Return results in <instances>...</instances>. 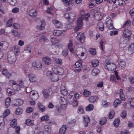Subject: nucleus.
Instances as JSON below:
<instances>
[{
  "label": "nucleus",
  "instance_id": "nucleus-1",
  "mask_svg": "<svg viewBox=\"0 0 134 134\" xmlns=\"http://www.w3.org/2000/svg\"><path fill=\"white\" fill-rule=\"evenodd\" d=\"M131 32L128 29L125 30L123 32L122 37L120 39L121 43L126 44L131 39Z\"/></svg>",
  "mask_w": 134,
  "mask_h": 134
},
{
  "label": "nucleus",
  "instance_id": "nucleus-2",
  "mask_svg": "<svg viewBox=\"0 0 134 134\" xmlns=\"http://www.w3.org/2000/svg\"><path fill=\"white\" fill-rule=\"evenodd\" d=\"M14 49H13V51L14 52V55L13 56H11L10 55L11 54L10 52L8 53L7 54V59L8 62L10 64H13L16 61L17 58L16 57V55L17 53V48L16 46L15 45L14 46Z\"/></svg>",
  "mask_w": 134,
  "mask_h": 134
},
{
  "label": "nucleus",
  "instance_id": "nucleus-3",
  "mask_svg": "<svg viewBox=\"0 0 134 134\" xmlns=\"http://www.w3.org/2000/svg\"><path fill=\"white\" fill-rule=\"evenodd\" d=\"M104 68L108 70L113 71L116 69V64L113 63L108 62L105 64Z\"/></svg>",
  "mask_w": 134,
  "mask_h": 134
},
{
  "label": "nucleus",
  "instance_id": "nucleus-4",
  "mask_svg": "<svg viewBox=\"0 0 134 134\" xmlns=\"http://www.w3.org/2000/svg\"><path fill=\"white\" fill-rule=\"evenodd\" d=\"M107 26L110 30L113 29L114 27L111 18L109 16H108L105 22Z\"/></svg>",
  "mask_w": 134,
  "mask_h": 134
},
{
  "label": "nucleus",
  "instance_id": "nucleus-5",
  "mask_svg": "<svg viewBox=\"0 0 134 134\" xmlns=\"http://www.w3.org/2000/svg\"><path fill=\"white\" fill-rule=\"evenodd\" d=\"M77 39L81 43H83L85 41V37L83 33L78 32L76 37Z\"/></svg>",
  "mask_w": 134,
  "mask_h": 134
},
{
  "label": "nucleus",
  "instance_id": "nucleus-6",
  "mask_svg": "<svg viewBox=\"0 0 134 134\" xmlns=\"http://www.w3.org/2000/svg\"><path fill=\"white\" fill-rule=\"evenodd\" d=\"M77 26L75 29V31H77L80 29L82 26L83 24L82 19V18L80 17L78 18L77 20Z\"/></svg>",
  "mask_w": 134,
  "mask_h": 134
},
{
  "label": "nucleus",
  "instance_id": "nucleus-7",
  "mask_svg": "<svg viewBox=\"0 0 134 134\" xmlns=\"http://www.w3.org/2000/svg\"><path fill=\"white\" fill-rule=\"evenodd\" d=\"M103 14L100 12H98L94 14L93 15V17L97 20H100L102 18Z\"/></svg>",
  "mask_w": 134,
  "mask_h": 134
},
{
  "label": "nucleus",
  "instance_id": "nucleus-8",
  "mask_svg": "<svg viewBox=\"0 0 134 134\" xmlns=\"http://www.w3.org/2000/svg\"><path fill=\"white\" fill-rule=\"evenodd\" d=\"M51 91L48 90L44 89L43 90L42 93L44 98L46 99H48L50 97V93Z\"/></svg>",
  "mask_w": 134,
  "mask_h": 134
},
{
  "label": "nucleus",
  "instance_id": "nucleus-9",
  "mask_svg": "<svg viewBox=\"0 0 134 134\" xmlns=\"http://www.w3.org/2000/svg\"><path fill=\"white\" fill-rule=\"evenodd\" d=\"M113 4L116 5V6L118 5L122 6L126 4L125 1L124 0H114L113 2Z\"/></svg>",
  "mask_w": 134,
  "mask_h": 134
},
{
  "label": "nucleus",
  "instance_id": "nucleus-10",
  "mask_svg": "<svg viewBox=\"0 0 134 134\" xmlns=\"http://www.w3.org/2000/svg\"><path fill=\"white\" fill-rule=\"evenodd\" d=\"M90 121V118L87 116H85L83 118V122L84 125L85 127L88 126V123Z\"/></svg>",
  "mask_w": 134,
  "mask_h": 134
},
{
  "label": "nucleus",
  "instance_id": "nucleus-11",
  "mask_svg": "<svg viewBox=\"0 0 134 134\" xmlns=\"http://www.w3.org/2000/svg\"><path fill=\"white\" fill-rule=\"evenodd\" d=\"M74 14L72 13H66L64 15L65 18L66 19L69 21H70L71 17L74 16Z\"/></svg>",
  "mask_w": 134,
  "mask_h": 134
},
{
  "label": "nucleus",
  "instance_id": "nucleus-12",
  "mask_svg": "<svg viewBox=\"0 0 134 134\" xmlns=\"http://www.w3.org/2000/svg\"><path fill=\"white\" fill-rule=\"evenodd\" d=\"M50 80L52 82H55L59 80V77L57 74H53L52 77L50 78Z\"/></svg>",
  "mask_w": 134,
  "mask_h": 134
},
{
  "label": "nucleus",
  "instance_id": "nucleus-13",
  "mask_svg": "<svg viewBox=\"0 0 134 134\" xmlns=\"http://www.w3.org/2000/svg\"><path fill=\"white\" fill-rule=\"evenodd\" d=\"M32 66L37 68H41L42 67V63L38 61H35L33 63Z\"/></svg>",
  "mask_w": 134,
  "mask_h": 134
},
{
  "label": "nucleus",
  "instance_id": "nucleus-14",
  "mask_svg": "<svg viewBox=\"0 0 134 134\" xmlns=\"http://www.w3.org/2000/svg\"><path fill=\"white\" fill-rule=\"evenodd\" d=\"M52 22L54 24L55 27L57 28H60L62 27V24L60 22L56 20H53Z\"/></svg>",
  "mask_w": 134,
  "mask_h": 134
},
{
  "label": "nucleus",
  "instance_id": "nucleus-15",
  "mask_svg": "<svg viewBox=\"0 0 134 134\" xmlns=\"http://www.w3.org/2000/svg\"><path fill=\"white\" fill-rule=\"evenodd\" d=\"M72 47L73 43L72 42V40L70 39L69 40V44L68 45V48L71 52L74 53V51Z\"/></svg>",
  "mask_w": 134,
  "mask_h": 134
},
{
  "label": "nucleus",
  "instance_id": "nucleus-16",
  "mask_svg": "<svg viewBox=\"0 0 134 134\" xmlns=\"http://www.w3.org/2000/svg\"><path fill=\"white\" fill-rule=\"evenodd\" d=\"M42 60L45 64L49 65L51 63V59L48 57H45L42 58Z\"/></svg>",
  "mask_w": 134,
  "mask_h": 134
},
{
  "label": "nucleus",
  "instance_id": "nucleus-17",
  "mask_svg": "<svg viewBox=\"0 0 134 134\" xmlns=\"http://www.w3.org/2000/svg\"><path fill=\"white\" fill-rule=\"evenodd\" d=\"M29 14L30 16L35 17L37 15V12L36 9H32L29 11Z\"/></svg>",
  "mask_w": 134,
  "mask_h": 134
},
{
  "label": "nucleus",
  "instance_id": "nucleus-18",
  "mask_svg": "<svg viewBox=\"0 0 134 134\" xmlns=\"http://www.w3.org/2000/svg\"><path fill=\"white\" fill-rule=\"evenodd\" d=\"M41 23V25L37 26V29L39 30H42L44 29L46 25L45 22L44 20H42Z\"/></svg>",
  "mask_w": 134,
  "mask_h": 134
},
{
  "label": "nucleus",
  "instance_id": "nucleus-19",
  "mask_svg": "<svg viewBox=\"0 0 134 134\" xmlns=\"http://www.w3.org/2000/svg\"><path fill=\"white\" fill-rule=\"evenodd\" d=\"M44 130L45 134H50L51 127L49 125H45L44 127Z\"/></svg>",
  "mask_w": 134,
  "mask_h": 134
},
{
  "label": "nucleus",
  "instance_id": "nucleus-20",
  "mask_svg": "<svg viewBox=\"0 0 134 134\" xmlns=\"http://www.w3.org/2000/svg\"><path fill=\"white\" fill-rule=\"evenodd\" d=\"M131 22L130 20H127L125 21L123 24L122 26L121 27L122 28H127L131 25Z\"/></svg>",
  "mask_w": 134,
  "mask_h": 134
},
{
  "label": "nucleus",
  "instance_id": "nucleus-21",
  "mask_svg": "<svg viewBox=\"0 0 134 134\" xmlns=\"http://www.w3.org/2000/svg\"><path fill=\"white\" fill-rule=\"evenodd\" d=\"M10 124L13 128L15 127V132H17V120L16 119H13L10 122Z\"/></svg>",
  "mask_w": 134,
  "mask_h": 134
},
{
  "label": "nucleus",
  "instance_id": "nucleus-22",
  "mask_svg": "<svg viewBox=\"0 0 134 134\" xmlns=\"http://www.w3.org/2000/svg\"><path fill=\"white\" fill-rule=\"evenodd\" d=\"M67 126L66 125H63L59 130V133L60 134H65V131L66 130Z\"/></svg>",
  "mask_w": 134,
  "mask_h": 134
},
{
  "label": "nucleus",
  "instance_id": "nucleus-23",
  "mask_svg": "<svg viewBox=\"0 0 134 134\" xmlns=\"http://www.w3.org/2000/svg\"><path fill=\"white\" fill-rule=\"evenodd\" d=\"M60 102L62 105H64L65 107L67 106V101L66 99L63 97H60Z\"/></svg>",
  "mask_w": 134,
  "mask_h": 134
},
{
  "label": "nucleus",
  "instance_id": "nucleus-24",
  "mask_svg": "<svg viewBox=\"0 0 134 134\" xmlns=\"http://www.w3.org/2000/svg\"><path fill=\"white\" fill-rule=\"evenodd\" d=\"M28 77L30 82H35L36 80V76L35 75L33 74H29L28 75Z\"/></svg>",
  "mask_w": 134,
  "mask_h": 134
},
{
  "label": "nucleus",
  "instance_id": "nucleus-25",
  "mask_svg": "<svg viewBox=\"0 0 134 134\" xmlns=\"http://www.w3.org/2000/svg\"><path fill=\"white\" fill-rule=\"evenodd\" d=\"M53 34L54 35L60 36L63 35V32L62 31L56 30L53 31Z\"/></svg>",
  "mask_w": 134,
  "mask_h": 134
},
{
  "label": "nucleus",
  "instance_id": "nucleus-26",
  "mask_svg": "<svg viewBox=\"0 0 134 134\" xmlns=\"http://www.w3.org/2000/svg\"><path fill=\"white\" fill-rule=\"evenodd\" d=\"M98 99V96H91L89 98V101L91 103H93L97 100Z\"/></svg>",
  "mask_w": 134,
  "mask_h": 134
},
{
  "label": "nucleus",
  "instance_id": "nucleus-27",
  "mask_svg": "<svg viewBox=\"0 0 134 134\" xmlns=\"http://www.w3.org/2000/svg\"><path fill=\"white\" fill-rule=\"evenodd\" d=\"M2 73L7 78H9L11 76L10 74L7 69H4L2 72Z\"/></svg>",
  "mask_w": 134,
  "mask_h": 134
},
{
  "label": "nucleus",
  "instance_id": "nucleus-28",
  "mask_svg": "<svg viewBox=\"0 0 134 134\" xmlns=\"http://www.w3.org/2000/svg\"><path fill=\"white\" fill-rule=\"evenodd\" d=\"M26 125L29 126H32L34 125V121L32 120H31L29 119H26L25 122Z\"/></svg>",
  "mask_w": 134,
  "mask_h": 134
},
{
  "label": "nucleus",
  "instance_id": "nucleus-29",
  "mask_svg": "<svg viewBox=\"0 0 134 134\" xmlns=\"http://www.w3.org/2000/svg\"><path fill=\"white\" fill-rule=\"evenodd\" d=\"M125 61L124 60H121L119 62L118 65V66L121 68H124L125 65Z\"/></svg>",
  "mask_w": 134,
  "mask_h": 134
},
{
  "label": "nucleus",
  "instance_id": "nucleus-30",
  "mask_svg": "<svg viewBox=\"0 0 134 134\" xmlns=\"http://www.w3.org/2000/svg\"><path fill=\"white\" fill-rule=\"evenodd\" d=\"M9 84L12 85L13 89L15 91L17 90V88L16 87V82L15 81L13 80H10L9 82Z\"/></svg>",
  "mask_w": 134,
  "mask_h": 134
},
{
  "label": "nucleus",
  "instance_id": "nucleus-31",
  "mask_svg": "<svg viewBox=\"0 0 134 134\" xmlns=\"http://www.w3.org/2000/svg\"><path fill=\"white\" fill-rule=\"evenodd\" d=\"M100 72L99 70L97 68H94L92 71V74L93 76L97 75Z\"/></svg>",
  "mask_w": 134,
  "mask_h": 134
},
{
  "label": "nucleus",
  "instance_id": "nucleus-32",
  "mask_svg": "<svg viewBox=\"0 0 134 134\" xmlns=\"http://www.w3.org/2000/svg\"><path fill=\"white\" fill-rule=\"evenodd\" d=\"M120 96L121 99L122 101H124L125 99V98L123 90L122 89H120Z\"/></svg>",
  "mask_w": 134,
  "mask_h": 134
},
{
  "label": "nucleus",
  "instance_id": "nucleus-33",
  "mask_svg": "<svg viewBox=\"0 0 134 134\" xmlns=\"http://www.w3.org/2000/svg\"><path fill=\"white\" fill-rule=\"evenodd\" d=\"M94 108L93 105L92 104H89L86 108V111H90L92 110Z\"/></svg>",
  "mask_w": 134,
  "mask_h": 134
},
{
  "label": "nucleus",
  "instance_id": "nucleus-34",
  "mask_svg": "<svg viewBox=\"0 0 134 134\" xmlns=\"http://www.w3.org/2000/svg\"><path fill=\"white\" fill-rule=\"evenodd\" d=\"M98 27L99 30L101 31H103L104 29L103 23L101 22H100L98 24Z\"/></svg>",
  "mask_w": 134,
  "mask_h": 134
},
{
  "label": "nucleus",
  "instance_id": "nucleus-35",
  "mask_svg": "<svg viewBox=\"0 0 134 134\" xmlns=\"http://www.w3.org/2000/svg\"><path fill=\"white\" fill-rule=\"evenodd\" d=\"M32 96V100H36L38 99V95L37 94H36L34 92H31L30 93V96Z\"/></svg>",
  "mask_w": 134,
  "mask_h": 134
},
{
  "label": "nucleus",
  "instance_id": "nucleus-36",
  "mask_svg": "<svg viewBox=\"0 0 134 134\" xmlns=\"http://www.w3.org/2000/svg\"><path fill=\"white\" fill-rule=\"evenodd\" d=\"M38 107L40 110L42 111L43 112L45 110V108L43 105L41 103H38L37 104Z\"/></svg>",
  "mask_w": 134,
  "mask_h": 134
},
{
  "label": "nucleus",
  "instance_id": "nucleus-37",
  "mask_svg": "<svg viewBox=\"0 0 134 134\" xmlns=\"http://www.w3.org/2000/svg\"><path fill=\"white\" fill-rule=\"evenodd\" d=\"M7 92L8 94V95L9 96L13 95L15 93V91H14L13 90L10 88H8L7 89Z\"/></svg>",
  "mask_w": 134,
  "mask_h": 134
},
{
  "label": "nucleus",
  "instance_id": "nucleus-38",
  "mask_svg": "<svg viewBox=\"0 0 134 134\" xmlns=\"http://www.w3.org/2000/svg\"><path fill=\"white\" fill-rule=\"evenodd\" d=\"M120 79H118L116 77H115L114 75H111L110 78V81L112 82L116 83L117 81H118Z\"/></svg>",
  "mask_w": 134,
  "mask_h": 134
},
{
  "label": "nucleus",
  "instance_id": "nucleus-39",
  "mask_svg": "<svg viewBox=\"0 0 134 134\" xmlns=\"http://www.w3.org/2000/svg\"><path fill=\"white\" fill-rule=\"evenodd\" d=\"M92 63L93 67H96L98 65L99 62L98 60L94 59L92 61Z\"/></svg>",
  "mask_w": 134,
  "mask_h": 134
},
{
  "label": "nucleus",
  "instance_id": "nucleus-40",
  "mask_svg": "<svg viewBox=\"0 0 134 134\" xmlns=\"http://www.w3.org/2000/svg\"><path fill=\"white\" fill-rule=\"evenodd\" d=\"M0 44L2 45V47H3L4 48H6L8 46L9 44L6 42L2 41L0 42Z\"/></svg>",
  "mask_w": 134,
  "mask_h": 134
},
{
  "label": "nucleus",
  "instance_id": "nucleus-41",
  "mask_svg": "<svg viewBox=\"0 0 134 134\" xmlns=\"http://www.w3.org/2000/svg\"><path fill=\"white\" fill-rule=\"evenodd\" d=\"M77 112L79 114H82L84 113V110L83 107L82 106H79L78 108Z\"/></svg>",
  "mask_w": 134,
  "mask_h": 134
},
{
  "label": "nucleus",
  "instance_id": "nucleus-42",
  "mask_svg": "<svg viewBox=\"0 0 134 134\" xmlns=\"http://www.w3.org/2000/svg\"><path fill=\"white\" fill-rule=\"evenodd\" d=\"M120 120L119 118L115 120L113 122L114 125V126L116 127H118L119 124Z\"/></svg>",
  "mask_w": 134,
  "mask_h": 134
},
{
  "label": "nucleus",
  "instance_id": "nucleus-43",
  "mask_svg": "<svg viewBox=\"0 0 134 134\" xmlns=\"http://www.w3.org/2000/svg\"><path fill=\"white\" fill-rule=\"evenodd\" d=\"M82 66L81 61L79 60L75 63L74 66L75 68H78L81 67Z\"/></svg>",
  "mask_w": 134,
  "mask_h": 134
},
{
  "label": "nucleus",
  "instance_id": "nucleus-44",
  "mask_svg": "<svg viewBox=\"0 0 134 134\" xmlns=\"http://www.w3.org/2000/svg\"><path fill=\"white\" fill-rule=\"evenodd\" d=\"M128 50L131 51V54L133 53L134 52V43H132L130 45Z\"/></svg>",
  "mask_w": 134,
  "mask_h": 134
},
{
  "label": "nucleus",
  "instance_id": "nucleus-45",
  "mask_svg": "<svg viewBox=\"0 0 134 134\" xmlns=\"http://www.w3.org/2000/svg\"><path fill=\"white\" fill-rule=\"evenodd\" d=\"M57 74L62 75L64 74V70L61 67H59Z\"/></svg>",
  "mask_w": 134,
  "mask_h": 134
},
{
  "label": "nucleus",
  "instance_id": "nucleus-46",
  "mask_svg": "<svg viewBox=\"0 0 134 134\" xmlns=\"http://www.w3.org/2000/svg\"><path fill=\"white\" fill-rule=\"evenodd\" d=\"M54 61L55 63L61 65L63 64V61L62 59H55Z\"/></svg>",
  "mask_w": 134,
  "mask_h": 134
},
{
  "label": "nucleus",
  "instance_id": "nucleus-47",
  "mask_svg": "<svg viewBox=\"0 0 134 134\" xmlns=\"http://www.w3.org/2000/svg\"><path fill=\"white\" fill-rule=\"evenodd\" d=\"M121 102V101L119 99L115 100L113 103V105L114 107H116L118 105L120 104Z\"/></svg>",
  "mask_w": 134,
  "mask_h": 134
},
{
  "label": "nucleus",
  "instance_id": "nucleus-48",
  "mask_svg": "<svg viewBox=\"0 0 134 134\" xmlns=\"http://www.w3.org/2000/svg\"><path fill=\"white\" fill-rule=\"evenodd\" d=\"M59 67L58 65H55L53 67L52 70L54 73V74H57L58 70H58Z\"/></svg>",
  "mask_w": 134,
  "mask_h": 134
},
{
  "label": "nucleus",
  "instance_id": "nucleus-49",
  "mask_svg": "<svg viewBox=\"0 0 134 134\" xmlns=\"http://www.w3.org/2000/svg\"><path fill=\"white\" fill-rule=\"evenodd\" d=\"M107 121L106 118L105 117H103L99 121V124L101 125H103L105 124Z\"/></svg>",
  "mask_w": 134,
  "mask_h": 134
},
{
  "label": "nucleus",
  "instance_id": "nucleus-50",
  "mask_svg": "<svg viewBox=\"0 0 134 134\" xmlns=\"http://www.w3.org/2000/svg\"><path fill=\"white\" fill-rule=\"evenodd\" d=\"M115 115V112L114 110H111L109 112V118L110 119H112Z\"/></svg>",
  "mask_w": 134,
  "mask_h": 134
},
{
  "label": "nucleus",
  "instance_id": "nucleus-51",
  "mask_svg": "<svg viewBox=\"0 0 134 134\" xmlns=\"http://www.w3.org/2000/svg\"><path fill=\"white\" fill-rule=\"evenodd\" d=\"M83 95L86 97H88L91 94V92L86 90H85L83 92Z\"/></svg>",
  "mask_w": 134,
  "mask_h": 134
},
{
  "label": "nucleus",
  "instance_id": "nucleus-52",
  "mask_svg": "<svg viewBox=\"0 0 134 134\" xmlns=\"http://www.w3.org/2000/svg\"><path fill=\"white\" fill-rule=\"evenodd\" d=\"M13 20L12 18H10L8 21L6 23V26H7L10 27L12 25V21Z\"/></svg>",
  "mask_w": 134,
  "mask_h": 134
},
{
  "label": "nucleus",
  "instance_id": "nucleus-53",
  "mask_svg": "<svg viewBox=\"0 0 134 134\" xmlns=\"http://www.w3.org/2000/svg\"><path fill=\"white\" fill-rule=\"evenodd\" d=\"M23 100L21 99H17V106L22 105L24 103Z\"/></svg>",
  "mask_w": 134,
  "mask_h": 134
},
{
  "label": "nucleus",
  "instance_id": "nucleus-54",
  "mask_svg": "<svg viewBox=\"0 0 134 134\" xmlns=\"http://www.w3.org/2000/svg\"><path fill=\"white\" fill-rule=\"evenodd\" d=\"M51 41L53 44H55L59 42V41L56 38L54 37L51 38Z\"/></svg>",
  "mask_w": 134,
  "mask_h": 134
},
{
  "label": "nucleus",
  "instance_id": "nucleus-55",
  "mask_svg": "<svg viewBox=\"0 0 134 134\" xmlns=\"http://www.w3.org/2000/svg\"><path fill=\"white\" fill-rule=\"evenodd\" d=\"M10 110L8 109H7L4 111L3 115L4 118H5L10 113Z\"/></svg>",
  "mask_w": 134,
  "mask_h": 134
},
{
  "label": "nucleus",
  "instance_id": "nucleus-56",
  "mask_svg": "<svg viewBox=\"0 0 134 134\" xmlns=\"http://www.w3.org/2000/svg\"><path fill=\"white\" fill-rule=\"evenodd\" d=\"M49 119V117L48 115L43 116L41 117V121H47Z\"/></svg>",
  "mask_w": 134,
  "mask_h": 134
},
{
  "label": "nucleus",
  "instance_id": "nucleus-57",
  "mask_svg": "<svg viewBox=\"0 0 134 134\" xmlns=\"http://www.w3.org/2000/svg\"><path fill=\"white\" fill-rule=\"evenodd\" d=\"M130 132L128 130L125 129L123 131H121L120 134H130Z\"/></svg>",
  "mask_w": 134,
  "mask_h": 134
},
{
  "label": "nucleus",
  "instance_id": "nucleus-58",
  "mask_svg": "<svg viewBox=\"0 0 134 134\" xmlns=\"http://www.w3.org/2000/svg\"><path fill=\"white\" fill-rule=\"evenodd\" d=\"M90 13H89L85 14L83 17V19L86 21H87L88 18L90 16Z\"/></svg>",
  "mask_w": 134,
  "mask_h": 134
},
{
  "label": "nucleus",
  "instance_id": "nucleus-59",
  "mask_svg": "<svg viewBox=\"0 0 134 134\" xmlns=\"http://www.w3.org/2000/svg\"><path fill=\"white\" fill-rule=\"evenodd\" d=\"M130 106L132 108H134V97L131 98V100L130 101Z\"/></svg>",
  "mask_w": 134,
  "mask_h": 134
},
{
  "label": "nucleus",
  "instance_id": "nucleus-60",
  "mask_svg": "<svg viewBox=\"0 0 134 134\" xmlns=\"http://www.w3.org/2000/svg\"><path fill=\"white\" fill-rule=\"evenodd\" d=\"M89 51L90 53L92 55H94L96 53V50L93 48H90L89 50Z\"/></svg>",
  "mask_w": 134,
  "mask_h": 134
},
{
  "label": "nucleus",
  "instance_id": "nucleus-61",
  "mask_svg": "<svg viewBox=\"0 0 134 134\" xmlns=\"http://www.w3.org/2000/svg\"><path fill=\"white\" fill-rule=\"evenodd\" d=\"M8 3L12 5H14L16 2V0H7Z\"/></svg>",
  "mask_w": 134,
  "mask_h": 134
},
{
  "label": "nucleus",
  "instance_id": "nucleus-62",
  "mask_svg": "<svg viewBox=\"0 0 134 134\" xmlns=\"http://www.w3.org/2000/svg\"><path fill=\"white\" fill-rule=\"evenodd\" d=\"M68 50L65 49L63 51L62 54L63 56L66 57L68 55Z\"/></svg>",
  "mask_w": 134,
  "mask_h": 134
},
{
  "label": "nucleus",
  "instance_id": "nucleus-63",
  "mask_svg": "<svg viewBox=\"0 0 134 134\" xmlns=\"http://www.w3.org/2000/svg\"><path fill=\"white\" fill-rule=\"evenodd\" d=\"M130 14L131 17L132 18H134V8L130 10Z\"/></svg>",
  "mask_w": 134,
  "mask_h": 134
},
{
  "label": "nucleus",
  "instance_id": "nucleus-64",
  "mask_svg": "<svg viewBox=\"0 0 134 134\" xmlns=\"http://www.w3.org/2000/svg\"><path fill=\"white\" fill-rule=\"evenodd\" d=\"M129 79L131 83H134V77L130 76L129 77Z\"/></svg>",
  "mask_w": 134,
  "mask_h": 134
}]
</instances>
